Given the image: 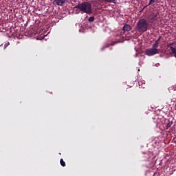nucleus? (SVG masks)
I'll list each match as a JSON object with an SVG mask.
<instances>
[{"instance_id": "obj_1", "label": "nucleus", "mask_w": 176, "mask_h": 176, "mask_svg": "<svg viewBox=\"0 0 176 176\" xmlns=\"http://www.w3.org/2000/svg\"><path fill=\"white\" fill-rule=\"evenodd\" d=\"M74 9H78L80 12L86 13L87 14H91L93 9L91 8V3L87 1L78 3L74 7Z\"/></svg>"}, {"instance_id": "obj_2", "label": "nucleus", "mask_w": 176, "mask_h": 176, "mask_svg": "<svg viewBox=\"0 0 176 176\" xmlns=\"http://www.w3.org/2000/svg\"><path fill=\"white\" fill-rule=\"evenodd\" d=\"M149 30V23L145 19H140L136 23V30L140 34H144Z\"/></svg>"}, {"instance_id": "obj_3", "label": "nucleus", "mask_w": 176, "mask_h": 176, "mask_svg": "<svg viewBox=\"0 0 176 176\" xmlns=\"http://www.w3.org/2000/svg\"><path fill=\"white\" fill-rule=\"evenodd\" d=\"M157 16H159V12H152L148 16V21L150 23V25H155L157 21Z\"/></svg>"}, {"instance_id": "obj_4", "label": "nucleus", "mask_w": 176, "mask_h": 176, "mask_svg": "<svg viewBox=\"0 0 176 176\" xmlns=\"http://www.w3.org/2000/svg\"><path fill=\"white\" fill-rule=\"evenodd\" d=\"M159 47H157V44L153 45L151 48L147 49L146 50V54L147 56H155V54H158L160 50L157 49Z\"/></svg>"}, {"instance_id": "obj_5", "label": "nucleus", "mask_w": 176, "mask_h": 176, "mask_svg": "<svg viewBox=\"0 0 176 176\" xmlns=\"http://www.w3.org/2000/svg\"><path fill=\"white\" fill-rule=\"evenodd\" d=\"M168 47L170 50V54L176 58V42L169 43Z\"/></svg>"}, {"instance_id": "obj_6", "label": "nucleus", "mask_w": 176, "mask_h": 176, "mask_svg": "<svg viewBox=\"0 0 176 176\" xmlns=\"http://www.w3.org/2000/svg\"><path fill=\"white\" fill-rule=\"evenodd\" d=\"M54 2L58 6H64L65 0H54Z\"/></svg>"}, {"instance_id": "obj_7", "label": "nucleus", "mask_w": 176, "mask_h": 176, "mask_svg": "<svg viewBox=\"0 0 176 176\" xmlns=\"http://www.w3.org/2000/svg\"><path fill=\"white\" fill-rule=\"evenodd\" d=\"M131 25L129 24H124L123 27V31H131Z\"/></svg>"}, {"instance_id": "obj_8", "label": "nucleus", "mask_w": 176, "mask_h": 176, "mask_svg": "<svg viewBox=\"0 0 176 176\" xmlns=\"http://www.w3.org/2000/svg\"><path fill=\"white\" fill-rule=\"evenodd\" d=\"M173 121H168V123H167V124L166 126V130H168V129H170V127H171V126H173Z\"/></svg>"}, {"instance_id": "obj_9", "label": "nucleus", "mask_w": 176, "mask_h": 176, "mask_svg": "<svg viewBox=\"0 0 176 176\" xmlns=\"http://www.w3.org/2000/svg\"><path fill=\"white\" fill-rule=\"evenodd\" d=\"M162 39V36H160L158 39L155 41V43L153 45H157V47H159V41Z\"/></svg>"}, {"instance_id": "obj_10", "label": "nucleus", "mask_w": 176, "mask_h": 176, "mask_svg": "<svg viewBox=\"0 0 176 176\" xmlns=\"http://www.w3.org/2000/svg\"><path fill=\"white\" fill-rule=\"evenodd\" d=\"M74 13L75 14H79V13H80V10H78V8H75V7H74Z\"/></svg>"}, {"instance_id": "obj_11", "label": "nucleus", "mask_w": 176, "mask_h": 176, "mask_svg": "<svg viewBox=\"0 0 176 176\" xmlns=\"http://www.w3.org/2000/svg\"><path fill=\"white\" fill-rule=\"evenodd\" d=\"M104 2H109V3H116V0H104Z\"/></svg>"}, {"instance_id": "obj_12", "label": "nucleus", "mask_w": 176, "mask_h": 176, "mask_svg": "<svg viewBox=\"0 0 176 176\" xmlns=\"http://www.w3.org/2000/svg\"><path fill=\"white\" fill-rule=\"evenodd\" d=\"M94 20H96V19L94 18V16H90L88 19V21H89V23H93L94 21Z\"/></svg>"}, {"instance_id": "obj_13", "label": "nucleus", "mask_w": 176, "mask_h": 176, "mask_svg": "<svg viewBox=\"0 0 176 176\" xmlns=\"http://www.w3.org/2000/svg\"><path fill=\"white\" fill-rule=\"evenodd\" d=\"M60 163L61 166H63V167H65V162H64V160H63V158L60 159Z\"/></svg>"}, {"instance_id": "obj_14", "label": "nucleus", "mask_w": 176, "mask_h": 176, "mask_svg": "<svg viewBox=\"0 0 176 176\" xmlns=\"http://www.w3.org/2000/svg\"><path fill=\"white\" fill-rule=\"evenodd\" d=\"M153 2H156V1H155V0H150V1H149V3H148V5H152V3H153Z\"/></svg>"}, {"instance_id": "obj_15", "label": "nucleus", "mask_w": 176, "mask_h": 176, "mask_svg": "<svg viewBox=\"0 0 176 176\" xmlns=\"http://www.w3.org/2000/svg\"><path fill=\"white\" fill-rule=\"evenodd\" d=\"M10 45L9 42L6 43L5 45H4V49H6V47Z\"/></svg>"}, {"instance_id": "obj_16", "label": "nucleus", "mask_w": 176, "mask_h": 176, "mask_svg": "<svg viewBox=\"0 0 176 176\" xmlns=\"http://www.w3.org/2000/svg\"><path fill=\"white\" fill-rule=\"evenodd\" d=\"M108 46H109V45H107V46L102 47L101 50H104L106 47H108Z\"/></svg>"}, {"instance_id": "obj_17", "label": "nucleus", "mask_w": 176, "mask_h": 176, "mask_svg": "<svg viewBox=\"0 0 176 176\" xmlns=\"http://www.w3.org/2000/svg\"><path fill=\"white\" fill-rule=\"evenodd\" d=\"M137 56H138V54L136 53L135 55V57H137Z\"/></svg>"}, {"instance_id": "obj_18", "label": "nucleus", "mask_w": 176, "mask_h": 176, "mask_svg": "<svg viewBox=\"0 0 176 176\" xmlns=\"http://www.w3.org/2000/svg\"><path fill=\"white\" fill-rule=\"evenodd\" d=\"M43 38H45V35L43 36Z\"/></svg>"}, {"instance_id": "obj_19", "label": "nucleus", "mask_w": 176, "mask_h": 176, "mask_svg": "<svg viewBox=\"0 0 176 176\" xmlns=\"http://www.w3.org/2000/svg\"><path fill=\"white\" fill-rule=\"evenodd\" d=\"M139 86H141V85L140 84V82H139Z\"/></svg>"}]
</instances>
